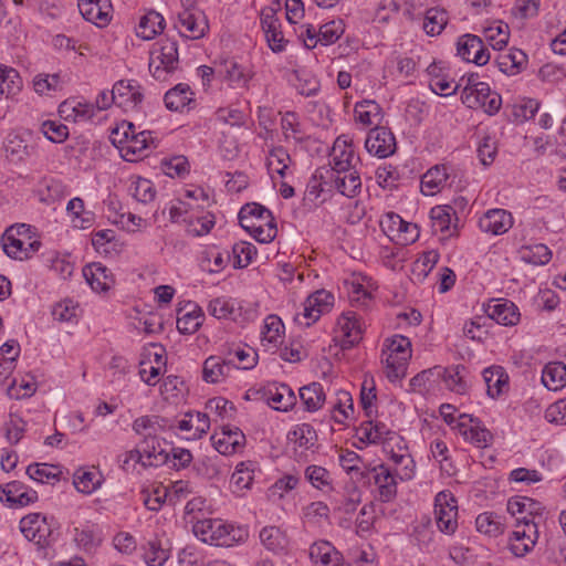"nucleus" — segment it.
I'll use <instances>...</instances> for the list:
<instances>
[{"label": "nucleus", "instance_id": "nucleus-53", "mask_svg": "<svg viewBox=\"0 0 566 566\" xmlns=\"http://www.w3.org/2000/svg\"><path fill=\"white\" fill-rule=\"evenodd\" d=\"M284 324L276 315H269L264 319V325L261 332L262 342L273 344L276 346L282 340Z\"/></svg>", "mask_w": 566, "mask_h": 566}, {"label": "nucleus", "instance_id": "nucleus-31", "mask_svg": "<svg viewBox=\"0 0 566 566\" xmlns=\"http://www.w3.org/2000/svg\"><path fill=\"white\" fill-rule=\"evenodd\" d=\"M151 140L153 137L149 130L137 132L135 127L129 144L123 147V158L126 161H135L144 157L149 142Z\"/></svg>", "mask_w": 566, "mask_h": 566}, {"label": "nucleus", "instance_id": "nucleus-56", "mask_svg": "<svg viewBox=\"0 0 566 566\" xmlns=\"http://www.w3.org/2000/svg\"><path fill=\"white\" fill-rule=\"evenodd\" d=\"M290 434V439L305 450L312 449L317 442V433L308 423L297 424Z\"/></svg>", "mask_w": 566, "mask_h": 566}, {"label": "nucleus", "instance_id": "nucleus-2", "mask_svg": "<svg viewBox=\"0 0 566 566\" xmlns=\"http://www.w3.org/2000/svg\"><path fill=\"white\" fill-rule=\"evenodd\" d=\"M193 534L203 543L214 546H232L248 537L245 527L233 526L219 518L199 520L193 525Z\"/></svg>", "mask_w": 566, "mask_h": 566}, {"label": "nucleus", "instance_id": "nucleus-57", "mask_svg": "<svg viewBox=\"0 0 566 566\" xmlns=\"http://www.w3.org/2000/svg\"><path fill=\"white\" fill-rule=\"evenodd\" d=\"M361 501L360 491L353 485L342 499H334V510L346 515L353 514Z\"/></svg>", "mask_w": 566, "mask_h": 566}, {"label": "nucleus", "instance_id": "nucleus-12", "mask_svg": "<svg viewBox=\"0 0 566 566\" xmlns=\"http://www.w3.org/2000/svg\"><path fill=\"white\" fill-rule=\"evenodd\" d=\"M373 478L378 490V497L381 502H391L397 495V481L395 475L385 464L376 465L360 472V478Z\"/></svg>", "mask_w": 566, "mask_h": 566}, {"label": "nucleus", "instance_id": "nucleus-63", "mask_svg": "<svg viewBox=\"0 0 566 566\" xmlns=\"http://www.w3.org/2000/svg\"><path fill=\"white\" fill-rule=\"evenodd\" d=\"M484 35L490 45L495 50H502L509 42V27L499 23L484 30Z\"/></svg>", "mask_w": 566, "mask_h": 566}, {"label": "nucleus", "instance_id": "nucleus-22", "mask_svg": "<svg viewBox=\"0 0 566 566\" xmlns=\"http://www.w3.org/2000/svg\"><path fill=\"white\" fill-rule=\"evenodd\" d=\"M311 560L321 566H349L343 563V555L327 541L321 539L310 547Z\"/></svg>", "mask_w": 566, "mask_h": 566}, {"label": "nucleus", "instance_id": "nucleus-11", "mask_svg": "<svg viewBox=\"0 0 566 566\" xmlns=\"http://www.w3.org/2000/svg\"><path fill=\"white\" fill-rule=\"evenodd\" d=\"M457 54L467 62L485 65L490 61V52L480 36L463 34L457 41Z\"/></svg>", "mask_w": 566, "mask_h": 566}, {"label": "nucleus", "instance_id": "nucleus-55", "mask_svg": "<svg viewBox=\"0 0 566 566\" xmlns=\"http://www.w3.org/2000/svg\"><path fill=\"white\" fill-rule=\"evenodd\" d=\"M256 254V248L250 242H238L232 247L231 261L233 268L242 269L248 266Z\"/></svg>", "mask_w": 566, "mask_h": 566}, {"label": "nucleus", "instance_id": "nucleus-60", "mask_svg": "<svg viewBox=\"0 0 566 566\" xmlns=\"http://www.w3.org/2000/svg\"><path fill=\"white\" fill-rule=\"evenodd\" d=\"M305 478L308 482L318 490L331 489L332 488V475L331 473L323 467L319 465H310L305 470Z\"/></svg>", "mask_w": 566, "mask_h": 566}, {"label": "nucleus", "instance_id": "nucleus-10", "mask_svg": "<svg viewBox=\"0 0 566 566\" xmlns=\"http://www.w3.org/2000/svg\"><path fill=\"white\" fill-rule=\"evenodd\" d=\"M175 28L181 36L197 40L205 36L209 25L202 12L185 9L178 13Z\"/></svg>", "mask_w": 566, "mask_h": 566}, {"label": "nucleus", "instance_id": "nucleus-62", "mask_svg": "<svg viewBox=\"0 0 566 566\" xmlns=\"http://www.w3.org/2000/svg\"><path fill=\"white\" fill-rule=\"evenodd\" d=\"M135 127L136 126L133 123L124 120L111 132L109 139L112 144L119 149L122 156L123 147L129 144Z\"/></svg>", "mask_w": 566, "mask_h": 566}, {"label": "nucleus", "instance_id": "nucleus-33", "mask_svg": "<svg viewBox=\"0 0 566 566\" xmlns=\"http://www.w3.org/2000/svg\"><path fill=\"white\" fill-rule=\"evenodd\" d=\"M542 382L548 389L557 391L566 385V365L562 361H552L545 365L542 371Z\"/></svg>", "mask_w": 566, "mask_h": 566}, {"label": "nucleus", "instance_id": "nucleus-36", "mask_svg": "<svg viewBox=\"0 0 566 566\" xmlns=\"http://www.w3.org/2000/svg\"><path fill=\"white\" fill-rule=\"evenodd\" d=\"M483 378L486 385L488 395L497 398L507 387L509 377L502 367L494 366L483 370Z\"/></svg>", "mask_w": 566, "mask_h": 566}, {"label": "nucleus", "instance_id": "nucleus-39", "mask_svg": "<svg viewBox=\"0 0 566 566\" xmlns=\"http://www.w3.org/2000/svg\"><path fill=\"white\" fill-rule=\"evenodd\" d=\"M164 27V17L156 11H149L140 19L137 28V35L144 40H151L163 32Z\"/></svg>", "mask_w": 566, "mask_h": 566}, {"label": "nucleus", "instance_id": "nucleus-32", "mask_svg": "<svg viewBox=\"0 0 566 566\" xmlns=\"http://www.w3.org/2000/svg\"><path fill=\"white\" fill-rule=\"evenodd\" d=\"M449 174L444 165L430 168L421 178V191L426 196H433L446 185Z\"/></svg>", "mask_w": 566, "mask_h": 566}, {"label": "nucleus", "instance_id": "nucleus-3", "mask_svg": "<svg viewBox=\"0 0 566 566\" xmlns=\"http://www.w3.org/2000/svg\"><path fill=\"white\" fill-rule=\"evenodd\" d=\"M178 48L171 40H165L156 43L149 55V72L154 78L166 81L178 67Z\"/></svg>", "mask_w": 566, "mask_h": 566}, {"label": "nucleus", "instance_id": "nucleus-58", "mask_svg": "<svg viewBox=\"0 0 566 566\" xmlns=\"http://www.w3.org/2000/svg\"><path fill=\"white\" fill-rule=\"evenodd\" d=\"M27 474L30 479L40 483H49L51 480L59 481L60 479V471H57V468L46 463L30 464L27 468Z\"/></svg>", "mask_w": 566, "mask_h": 566}, {"label": "nucleus", "instance_id": "nucleus-1", "mask_svg": "<svg viewBox=\"0 0 566 566\" xmlns=\"http://www.w3.org/2000/svg\"><path fill=\"white\" fill-rule=\"evenodd\" d=\"M240 226L256 241L269 243L277 233L275 219L272 212L264 206L250 202L244 205L239 212Z\"/></svg>", "mask_w": 566, "mask_h": 566}, {"label": "nucleus", "instance_id": "nucleus-52", "mask_svg": "<svg viewBox=\"0 0 566 566\" xmlns=\"http://www.w3.org/2000/svg\"><path fill=\"white\" fill-rule=\"evenodd\" d=\"M74 486L84 494L93 493L101 484V475L94 471L78 469L74 473Z\"/></svg>", "mask_w": 566, "mask_h": 566}, {"label": "nucleus", "instance_id": "nucleus-42", "mask_svg": "<svg viewBox=\"0 0 566 566\" xmlns=\"http://www.w3.org/2000/svg\"><path fill=\"white\" fill-rule=\"evenodd\" d=\"M73 538L77 546L85 551L95 548L101 543V536L95 525L85 524L73 528Z\"/></svg>", "mask_w": 566, "mask_h": 566}, {"label": "nucleus", "instance_id": "nucleus-19", "mask_svg": "<svg viewBox=\"0 0 566 566\" xmlns=\"http://www.w3.org/2000/svg\"><path fill=\"white\" fill-rule=\"evenodd\" d=\"M82 17L98 27L106 25L111 20V0H78Z\"/></svg>", "mask_w": 566, "mask_h": 566}, {"label": "nucleus", "instance_id": "nucleus-14", "mask_svg": "<svg viewBox=\"0 0 566 566\" xmlns=\"http://www.w3.org/2000/svg\"><path fill=\"white\" fill-rule=\"evenodd\" d=\"M457 428L467 441H470L478 448H486L492 442V433L481 426V421L478 418L471 415H460Z\"/></svg>", "mask_w": 566, "mask_h": 566}, {"label": "nucleus", "instance_id": "nucleus-51", "mask_svg": "<svg viewBox=\"0 0 566 566\" xmlns=\"http://www.w3.org/2000/svg\"><path fill=\"white\" fill-rule=\"evenodd\" d=\"M187 232L193 237H201L208 234L214 226V217L207 212L202 216H191L189 219H184Z\"/></svg>", "mask_w": 566, "mask_h": 566}, {"label": "nucleus", "instance_id": "nucleus-50", "mask_svg": "<svg viewBox=\"0 0 566 566\" xmlns=\"http://www.w3.org/2000/svg\"><path fill=\"white\" fill-rule=\"evenodd\" d=\"M21 85V77L15 70L0 66V97L15 95Z\"/></svg>", "mask_w": 566, "mask_h": 566}, {"label": "nucleus", "instance_id": "nucleus-26", "mask_svg": "<svg viewBox=\"0 0 566 566\" xmlns=\"http://www.w3.org/2000/svg\"><path fill=\"white\" fill-rule=\"evenodd\" d=\"M175 426L170 421L160 416H142L135 419L133 430L146 439L148 436L157 438V434L167 429H172Z\"/></svg>", "mask_w": 566, "mask_h": 566}, {"label": "nucleus", "instance_id": "nucleus-23", "mask_svg": "<svg viewBox=\"0 0 566 566\" xmlns=\"http://www.w3.org/2000/svg\"><path fill=\"white\" fill-rule=\"evenodd\" d=\"M181 432H185L186 439H198L210 429V420L207 413L195 412L187 413L186 417L177 422L176 426Z\"/></svg>", "mask_w": 566, "mask_h": 566}, {"label": "nucleus", "instance_id": "nucleus-5", "mask_svg": "<svg viewBox=\"0 0 566 566\" xmlns=\"http://www.w3.org/2000/svg\"><path fill=\"white\" fill-rule=\"evenodd\" d=\"M334 305V295L326 290H318L311 294L304 305V312L296 315L295 321L310 327L322 314L327 313Z\"/></svg>", "mask_w": 566, "mask_h": 566}, {"label": "nucleus", "instance_id": "nucleus-24", "mask_svg": "<svg viewBox=\"0 0 566 566\" xmlns=\"http://www.w3.org/2000/svg\"><path fill=\"white\" fill-rule=\"evenodd\" d=\"M233 366V358L221 359L218 356H210L203 363L202 378L210 384L219 382L229 376Z\"/></svg>", "mask_w": 566, "mask_h": 566}, {"label": "nucleus", "instance_id": "nucleus-17", "mask_svg": "<svg viewBox=\"0 0 566 566\" xmlns=\"http://www.w3.org/2000/svg\"><path fill=\"white\" fill-rule=\"evenodd\" d=\"M116 105L124 111H134L143 102L142 86L135 81L120 80L114 84Z\"/></svg>", "mask_w": 566, "mask_h": 566}, {"label": "nucleus", "instance_id": "nucleus-25", "mask_svg": "<svg viewBox=\"0 0 566 566\" xmlns=\"http://www.w3.org/2000/svg\"><path fill=\"white\" fill-rule=\"evenodd\" d=\"M485 313L490 319L504 326L515 325L520 319L517 307L507 300H497L494 304H489Z\"/></svg>", "mask_w": 566, "mask_h": 566}, {"label": "nucleus", "instance_id": "nucleus-20", "mask_svg": "<svg viewBox=\"0 0 566 566\" xmlns=\"http://www.w3.org/2000/svg\"><path fill=\"white\" fill-rule=\"evenodd\" d=\"M245 437L238 428L222 427L220 433L211 436L214 449L223 455H230L242 449Z\"/></svg>", "mask_w": 566, "mask_h": 566}, {"label": "nucleus", "instance_id": "nucleus-15", "mask_svg": "<svg viewBox=\"0 0 566 566\" xmlns=\"http://www.w3.org/2000/svg\"><path fill=\"white\" fill-rule=\"evenodd\" d=\"M513 224L514 218L512 213L501 208L490 209L479 219V228L481 231L492 235L506 233Z\"/></svg>", "mask_w": 566, "mask_h": 566}, {"label": "nucleus", "instance_id": "nucleus-29", "mask_svg": "<svg viewBox=\"0 0 566 566\" xmlns=\"http://www.w3.org/2000/svg\"><path fill=\"white\" fill-rule=\"evenodd\" d=\"M495 62L502 73L515 75L526 65L527 56L520 49H510L507 52L500 53Z\"/></svg>", "mask_w": 566, "mask_h": 566}, {"label": "nucleus", "instance_id": "nucleus-54", "mask_svg": "<svg viewBox=\"0 0 566 566\" xmlns=\"http://www.w3.org/2000/svg\"><path fill=\"white\" fill-rule=\"evenodd\" d=\"M473 91L468 87L465 92L461 93L462 103L470 108H482V104L486 102V98L492 93L491 87L488 83L474 85Z\"/></svg>", "mask_w": 566, "mask_h": 566}, {"label": "nucleus", "instance_id": "nucleus-46", "mask_svg": "<svg viewBox=\"0 0 566 566\" xmlns=\"http://www.w3.org/2000/svg\"><path fill=\"white\" fill-rule=\"evenodd\" d=\"M476 530L489 536H497L504 531V523L500 515L493 512H484L475 520Z\"/></svg>", "mask_w": 566, "mask_h": 566}, {"label": "nucleus", "instance_id": "nucleus-13", "mask_svg": "<svg viewBox=\"0 0 566 566\" xmlns=\"http://www.w3.org/2000/svg\"><path fill=\"white\" fill-rule=\"evenodd\" d=\"M366 150L378 158H386L396 151V138L390 129L376 126L368 132Z\"/></svg>", "mask_w": 566, "mask_h": 566}, {"label": "nucleus", "instance_id": "nucleus-45", "mask_svg": "<svg viewBox=\"0 0 566 566\" xmlns=\"http://www.w3.org/2000/svg\"><path fill=\"white\" fill-rule=\"evenodd\" d=\"M226 77L235 86L244 87L252 77L251 71L234 60H226L222 64Z\"/></svg>", "mask_w": 566, "mask_h": 566}, {"label": "nucleus", "instance_id": "nucleus-34", "mask_svg": "<svg viewBox=\"0 0 566 566\" xmlns=\"http://www.w3.org/2000/svg\"><path fill=\"white\" fill-rule=\"evenodd\" d=\"M354 113L356 120L364 126L378 125L384 116L379 104L371 99L356 103Z\"/></svg>", "mask_w": 566, "mask_h": 566}, {"label": "nucleus", "instance_id": "nucleus-41", "mask_svg": "<svg viewBox=\"0 0 566 566\" xmlns=\"http://www.w3.org/2000/svg\"><path fill=\"white\" fill-rule=\"evenodd\" d=\"M518 256L522 261L533 265H544L549 262L552 252L542 243L523 245L518 250Z\"/></svg>", "mask_w": 566, "mask_h": 566}, {"label": "nucleus", "instance_id": "nucleus-48", "mask_svg": "<svg viewBox=\"0 0 566 566\" xmlns=\"http://www.w3.org/2000/svg\"><path fill=\"white\" fill-rule=\"evenodd\" d=\"M230 261L231 254L228 251L222 252L217 249H210L201 259L200 266L209 273H219Z\"/></svg>", "mask_w": 566, "mask_h": 566}, {"label": "nucleus", "instance_id": "nucleus-40", "mask_svg": "<svg viewBox=\"0 0 566 566\" xmlns=\"http://www.w3.org/2000/svg\"><path fill=\"white\" fill-rule=\"evenodd\" d=\"M260 539L264 547L273 553L286 549L289 541L284 532L276 526H266L260 532Z\"/></svg>", "mask_w": 566, "mask_h": 566}, {"label": "nucleus", "instance_id": "nucleus-35", "mask_svg": "<svg viewBox=\"0 0 566 566\" xmlns=\"http://www.w3.org/2000/svg\"><path fill=\"white\" fill-rule=\"evenodd\" d=\"M143 452L146 455V465L148 467H160L166 464L169 460V452L163 448L161 442L158 438L147 437L142 441Z\"/></svg>", "mask_w": 566, "mask_h": 566}, {"label": "nucleus", "instance_id": "nucleus-47", "mask_svg": "<svg viewBox=\"0 0 566 566\" xmlns=\"http://www.w3.org/2000/svg\"><path fill=\"white\" fill-rule=\"evenodd\" d=\"M51 314L59 323H76L80 315V306L77 302L64 298L54 304Z\"/></svg>", "mask_w": 566, "mask_h": 566}, {"label": "nucleus", "instance_id": "nucleus-37", "mask_svg": "<svg viewBox=\"0 0 566 566\" xmlns=\"http://www.w3.org/2000/svg\"><path fill=\"white\" fill-rule=\"evenodd\" d=\"M300 398L306 411L314 412L322 408L326 396L322 384L311 382L300 389Z\"/></svg>", "mask_w": 566, "mask_h": 566}, {"label": "nucleus", "instance_id": "nucleus-18", "mask_svg": "<svg viewBox=\"0 0 566 566\" xmlns=\"http://www.w3.org/2000/svg\"><path fill=\"white\" fill-rule=\"evenodd\" d=\"M263 398L268 405L277 411L286 412L296 403V396L285 384H273L263 390Z\"/></svg>", "mask_w": 566, "mask_h": 566}, {"label": "nucleus", "instance_id": "nucleus-64", "mask_svg": "<svg viewBox=\"0 0 566 566\" xmlns=\"http://www.w3.org/2000/svg\"><path fill=\"white\" fill-rule=\"evenodd\" d=\"M291 161L289 153L283 147L273 148L268 156V167L273 172L284 176Z\"/></svg>", "mask_w": 566, "mask_h": 566}, {"label": "nucleus", "instance_id": "nucleus-9", "mask_svg": "<svg viewBox=\"0 0 566 566\" xmlns=\"http://www.w3.org/2000/svg\"><path fill=\"white\" fill-rule=\"evenodd\" d=\"M358 163L359 158L355 156L352 143L345 136L336 138L329 154L332 172L358 170Z\"/></svg>", "mask_w": 566, "mask_h": 566}, {"label": "nucleus", "instance_id": "nucleus-61", "mask_svg": "<svg viewBox=\"0 0 566 566\" xmlns=\"http://www.w3.org/2000/svg\"><path fill=\"white\" fill-rule=\"evenodd\" d=\"M82 273L86 283H104L107 280H115L112 271L99 262L85 265Z\"/></svg>", "mask_w": 566, "mask_h": 566}, {"label": "nucleus", "instance_id": "nucleus-49", "mask_svg": "<svg viewBox=\"0 0 566 566\" xmlns=\"http://www.w3.org/2000/svg\"><path fill=\"white\" fill-rule=\"evenodd\" d=\"M409 359H402L399 355L382 352V363L386 368V376L390 381L401 379L406 375Z\"/></svg>", "mask_w": 566, "mask_h": 566}, {"label": "nucleus", "instance_id": "nucleus-27", "mask_svg": "<svg viewBox=\"0 0 566 566\" xmlns=\"http://www.w3.org/2000/svg\"><path fill=\"white\" fill-rule=\"evenodd\" d=\"M464 370L465 368L461 365L447 368L437 366L434 367V375L442 379L447 389L459 395H464L468 390V384L461 374Z\"/></svg>", "mask_w": 566, "mask_h": 566}, {"label": "nucleus", "instance_id": "nucleus-6", "mask_svg": "<svg viewBox=\"0 0 566 566\" xmlns=\"http://www.w3.org/2000/svg\"><path fill=\"white\" fill-rule=\"evenodd\" d=\"M538 539L536 523L515 525L507 541V548L515 557H524L531 553Z\"/></svg>", "mask_w": 566, "mask_h": 566}, {"label": "nucleus", "instance_id": "nucleus-43", "mask_svg": "<svg viewBox=\"0 0 566 566\" xmlns=\"http://www.w3.org/2000/svg\"><path fill=\"white\" fill-rule=\"evenodd\" d=\"M2 248L4 253L17 260L29 259V253L25 249V241L23 238H18L14 234V229H7L2 237Z\"/></svg>", "mask_w": 566, "mask_h": 566}, {"label": "nucleus", "instance_id": "nucleus-30", "mask_svg": "<svg viewBox=\"0 0 566 566\" xmlns=\"http://www.w3.org/2000/svg\"><path fill=\"white\" fill-rule=\"evenodd\" d=\"M189 310L182 313V308L178 310L177 329L185 335L196 333L203 322V313L196 304H188Z\"/></svg>", "mask_w": 566, "mask_h": 566}, {"label": "nucleus", "instance_id": "nucleus-7", "mask_svg": "<svg viewBox=\"0 0 566 566\" xmlns=\"http://www.w3.org/2000/svg\"><path fill=\"white\" fill-rule=\"evenodd\" d=\"M20 531L24 537L36 544L40 548L49 545L52 528L46 516L40 513H30L21 518Z\"/></svg>", "mask_w": 566, "mask_h": 566}, {"label": "nucleus", "instance_id": "nucleus-8", "mask_svg": "<svg viewBox=\"0 0 566 566\" xmlns=\"http://www.w3.org/2000/svg\"><path fill=\"white\" fill-rule=\"evenodd\" d=\"M363 338V328L356 313L343 314L337 321L334 342L342 349H350Z\"/></svg>", "mask_w": 566, "mask_h": 566}, {"label": "nucleus", "instance_id": "nucleus-21", "mask_svg": "<svg viewBox=\"0 0 566 566\" xmlns=\"http://www.w3.org/2000/svg\"><path fill=\"white\" fill-rule=\"evenodd\" d=\"M329 188L335 189L338 193L347 198H356L361 191L359 171L331 172Z\"/></svg>", "mask_w": 566, "mask_h": 566}, {"label": "nucleus", "instance_id": "nucleus-4", "mask_svg": "<svg viewBox=\"0 0 566 566\" xmlns=\"http://www.w3.org/2000/svg\"><path fill=\"white\" fill-rule=\"evenodd\" d=\"M436 523L440 532L451 535L458 528V502L449 491L439 492L434 499Z\"/></svg>", "mask_w": 566, "mask_h": 566}, {"label": "nucleus", "instance_id": "nucleus-44", "mask_svg": "<svg viewBox=\"0 0 566 566\" xmlns=\"http://www.w3.org/2000/svg\"><path fill=\"white\" fill-rule=\"evenodd\" d=\"M449 17L444 9L430 8L426 11L423 30L428 35L440 34L448 23Z\"/></svg>", "mask_w": 566, "mask_h": 566}, {"label": "nucleus", "instance_id": "nucleus-28", "mask_svg": "<svg viewBox=\"0 0 566 566\" xmlns=\"http://www.w3.org/2000/svg\"><path fill=\"white\" fill-rule=\"evenodd\" d=\"M164 101L168 109L180 112L185 107H191L195 102L193 92L188 84L179 83L165 94Z\"/></svg>", "mask_w": 566, "mask_h": 566}, {"label": "nucleus", "instance_id": "nucleus-16", "mask_svg": "<svg viewBox=\"0 0 566 566\" xmlns=\"http://www.w3.org/2000/svg\"><path fill=\"white\" fill-rule=\"evenodd\" d=\"M0 501L10 507H22L38 501V493L20 481H12L0 488Z\"/></svg>", "mask_w": 566, "mask_h": 566}, {"label": "nucleus", "instance_id": "nucleus-38", "mask_svg": "<svg viewBox=\"0 0 566 566\" xmlns=\"http://www.w3.org/2000/svg\"><path fill=\"white\" fill-rule=\"evenodd\" d=\"M240 307L238 302L227 297H217L210 301L208 312L218 319L237 321Z\"/></svg>", "mask_w": 566, "mask_h": 566}, {"label": "nucleus", "instance_id": "nucleus-59", "mask_svg": "<svg viewBox=\"0 0 566 566\" xmlns=\"http://www.w3.org/2000/svg\"><path fill=\"white\" fill-rule=\"evenodd\" d=\"M454 210L451 206H436L430 211L433 228L436 231L446 232L450 229Z\"/></svg>", "mask_w": 566, "mask_h": 566}]
</instances>
